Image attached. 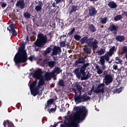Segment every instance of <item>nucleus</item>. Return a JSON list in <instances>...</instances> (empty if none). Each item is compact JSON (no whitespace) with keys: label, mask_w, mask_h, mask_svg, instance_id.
<instances>
[{"label":"nucleus","mask_w":127,"mask_h":127,"mask_svg":"<svg viewBox=\"0 0 127 127\" xmlns=\"http://www.w3.org/2000/svg\"><path fill=\"white\" fill-rule=\"evenodd\" d=\"M108 5L110 8H117V7H118V5L114 1H110Z\"/></svg>","instance_id":"obj_20"},{"label":"nucleus","mask_w":127,"mask_h":127,"mask_svg":"<svg viewBox=\"0 0 127 127\" xmlns=\"http://www.w3.org/2000/svg\"><path fill=\"white\" fill-rule=\"evenodd\" d=\"M6 5H7L6 3L2 2L1 4V6L2 8H4V7H6Z\"/></svg>","instance_id":"obj_46"},{"label":"nucleus","mask_w":127,"mask_h":127,"mask_svg":"<svg viewBox=\"0 0 127 127\" xmlns=\"http://www.w3.org/2000/svg\"><path fill=\"white\" fill-rule=\"evenodd\" d=\"M118 29H119V26H116L114 24L111 25V26L108 28V30L113 32L114 34H117Z\"/></svg>","instance_id":"obj_15"},{"label":"nucleus","mask_w":127,"mask_h":127,"mask_svg":"<svg viewBox=\"0 0 127 127\" xmlns=\"http://www.w3.org/2000/svg\"><path fill=\"white\" fill-rule=\"evenodd\" d=\"M55 77L53 72H46L44 75V79L45 81H50L52 78Z\"/></svg>","instance_id":"obj_13"},{"label":"nucleus","mask_w":127,"mask_h":127,"mask_svg":"<svg viewBox=\"0 0 127 127\" xmlns=\"http://www.w3.org/2000/svg\"><path fill=\"white\" fill-rule=\"evenodd\" d=\"M56 4H58V3H61L62 2H65V0H55Z\"/></svg>","instance_id":"obj_40"},{"label":"nucleus","mask_w":127,"mask_h":127,"mask_svg":"<svg viewBox=\"0 0 127 127\" xmlns=\"http://www.w3.org/2000/svg\"><path fill=\"white\" fill-rule=\"evenodd\" d=\"M54 101H55V100L53 98L50 99L49 100H48L47 105L45 104V109H46V108H47V107H49V106H51V104L54 103Z\"/></svg>","instance_id":"obj_25"},{"label":"nucleus","mask_w":127,"mask_h":127,"mask_svg":"<svg viewBox=\"0 0 127 127\" xmlns=\"http://www.w3.org/2000/svg\"><path fill=\"white\" fill-rule=\"evenodd\" d=\"M42 120L43 121H44V120H46V121H47V119L46 118V117H44Z\"/></svg>","instance_id":"obj_54"},{"label":"nucleus","mask_w":127,"mask_h":127,"mask_svg":"<svg viewBox=\"0 0 127 127\" xmlns=\"http://www.w3.org/2000/svg\"><path fill=\"white\" fill-rule=\"evenodd\" d=\"M53 73L54 74V75L55 77L56 76V74H60L61 72H62V69L60 67L57 66L55 68H54V70L52 71Z\"/></svg>","instance_id":"obj_19"},{"label":"nucleus","mask_w":127,"mask_h":127,"mask_svg":"<svg viewBox=\"0 0 127 127\" xmlns=\"http://www.w3.org/2000/svg\"><path fill=\"white\" fill-rule=\"evenodd\" d=\"M126 59H127V54H126Z\"/></svg>","instance_id":"obj_62"},{"label":"nucleus","mask_w":127,"mask_h":127,"mask_svg":"<svg viewBox=\"0 0 127 127\" xmlns=\"http://www.w3.org/2000/svg\"><path fill=\"white\" fill-rule=\"evenodd\" d=\"M75 87L78 92H81V91H82V86H81L80 84H76Z\"/></svg>","instance_id":"obj_38"},{"label":"nucleus","mask_w":127,"mask_h":127,"mask_svg":"<svg viewBox=\"0 0 127 127\" xmlns=\"http://www.w3.org/2000/svg\"><path fill=\"white\" fill-rule=\"evenodd\" d=\"M113 67L114 70H118V64H115L113 65Z\"/></svg>","instance_id":"obj_47"},{"label":"nucleus","mask_w":127,"mask_h":127,"mask_svg":"<svg viewBox=\"0 0 127 127\" xmlns=\"http://www.w3.org/2000/svg\"><path fill=\"white\" fill-rule=\"evenodd\" d=\"M36 26H38V27H39V24H38V23H36Z\"/></svg>","instance_id":"obj_60"},{"label":"nucleus","mask_w":127,"mask_h":127,"mask_svg":"<svg viewBox=\"0 0 127 127\" xmlns=\"http://www.w3.org/2000/svg\"><path fill=\"white\" fill-rule=\"evenodd\" d=\"M103 74H104V75H106V72H104L103 73Z\"/></svg>","instance_id":"obj_64"},{"label":"nucleus","mask_w":127,"mask_h":127,"mask_svg":"<svg viewBox=\"0 0 127 127\" xmlns=\"http://www.w3.org/2000/svg\"><path fill=\"white\" fill-rule=\"evenodd\" d=\"M95 68H96V70H97V74H99V75H100L101 74H103V70L101 69L99 65L97 64L95 66Z\"/></svg>","instance_id":"obj_30"},{"label":"nucleus","mask_w":127,"mask_h":127,"mask_svg":"<svg viewBox=\"0 0 127 127\" xmlns=\"http://www.w3.org/2000/svg\"><path fill=\"white\" fill-rule=\"evenodd\" d=\"M58 85L61 87H64L65 83H64V80L63 79H60L58 82Z\"/></svg>","instance_id":"obj_32"},{"label":"nucleus","mask_w":127,"mask_h":127,"mask_svg":"<svg viewBox=\"0 0 127 127\" xmlns=\"http://www.w3.org/2000/svg\"><path fill=\"white\" fill-rule=\"evenodd\" d=\"M91 1H98L99 0H90Z\"/></svg>","instance_id":"obj_56"},{"label":"nucleus","mask_w":127,"mask_h":127,"mask_svg":"<svg viewBox=\"0 0 127 127\" xmlns=\"http://www.w3.org/2000/svg\"><path fill=\"white\" fill-rule=\"evenodd\" d=\"M35 60V57L34 56H31L28 58H27V60H29L30 61H33V60Z\"/></svg>","instance_id":"obj_39"},{"label":"nucleus","mask_w":127,"mask_h":127,"mask_svg":"<svg viewBox=\"0 0 127 127\" xmlns=\"http://www.w3.org/2000/svg\"><path fill=\"white\" fill-rule=\"evenodd\" d=\"M80 44L87 45L88 47H84L83 49L84 52L87 55L91 54L92 50L90 48H92V50L94 53L97 48H98V44L99 42L96 39H94V37H90L88 38L87 36H84L80 40Z\"/></svg>","instance_id":"obj_2"},{"label":"nucleus","mask_w":127,"mask_h":127,"mask_svg":"<svg viewBox=\"0 0 127 127\" xmlns=\"http://www.w3.org/2000/svg\"><path fill=\"white\" fill-rule=\"evenodd\" d=\"M81 99L83 102H88V101L91 99V97H90V96H87V95L85 94H83L82 95H81Z\"/></svg>","instance_id":"obj_24"},{"label":"nucleus","mask_w":127,"mask_h":127,"mask_svg":"<svg viewBox=\"0 0 127 127\" xmlns=\"http://www.w3.org/2000/svg\"><path fill=\"white\" fill-rule=\"evenodd\" d=\"M52 56H57L61 54V48L59 46H55L52 49Z\"/></svg>","instance_id":"obj_10"},{"label":"nucleus","mask_w":127,"mask_h":127,"mask_svg":"<svg viewBox=\"0 0 127 127\" xmlns=\"http://www.w3.org/2000/svg\"><path fill=\"white\" fill-rule=\"evenodd\" d=\"M95 110L97 111V112H99V110L98 109H97V108L95 107Z\"/></svg>","instance_id":"obj_58"},{"label":"nucleus","mask_w":127,"mask_h":127,"mask_svg":"<svg viewBox=\"0 0 127 127\" xmlns=\"http://www.w3.org/2000/svg\"><path fill=\"white\" fill-rule=\"evenodd\" d=\"M123 53H127V46H124L123 49Z\"/></svg>","instance_id":"obj_43"},{"label":"nucleus","mask_w":127,"mask_h":127,"mask_svg":"<svg viewBox=\"0 0 127 127\" xmlns=\"http://www.w3.org/2000/svg\"><path fill=\"white\" fill-rule=\"evenodd\" d=\"M105 72L106 75H105L103 80L105 84H106L107 86H109V85H110L111 83L113 82V76H112L111 74H108V73H107V71Z\"/></svg>","instance_id":"obj_9"},{"label":"nucleus","mask_w":127,"mask_h":127,"mask_svg":"<svg viewBox=\"0 0 127 127\" xmlns=\"http://www.w3.org/2000/svg\"><path fill=\"white\" fill-rule=\"evenodd\" d=\"M94 93H96V94H100V93H105V87H102L100 89H96L94 91Z\"/></svg>","instance_id":"obj_29"},{"label":"nucleus","mask_w":127,"mask_h":127,"mask_svg":"<svg viewBox=\"0 0 127 127\" xmlns=\"http://www.w3.org/2000/svg\"><path fill=\"white\" fill-rule=\"evenodd\" d=\"M45 84V80L43 77L40 78L39 81L38 82V85L37 87L40 89L41 88V86H43Z\"/></svg>","instance_id":"obj_23"},{"label":"nucleus","mask_w":127,"mask_h":127,"mask_svg":"<svg viewBox=\"0 0 127 127\" xmlns=\"http://www.w3.org/2000/svg\"><path fill=\"white\" fill-rule=\"evenodd\" d=\"M75 28L73 27L70 32H69L68 33V35H72V34H73L74 33V32H75Z\"/></svg>","instance_id":"obj_41"},{"label":"nucleus","mask_w":127,"mask_h":127,"mask_svg":"<svg viewBox=\"0 0 127 127\" xmlns=\"http://www.w3.org/2000/svg\"><path fill=\"white\" fill-rule=\"evenodd\" d=\"M72 91H73V93H75V95H77V90H76V89H72Z\"/></svg>","instance_id":"obj_51"},{"label":"nucleus","mask_w":127,"mask_h":127,"mask_svg":"<svg viewBox=\"0 0 127 127\" xmlns=\"http://www.w3.org/2000/svg\"><path fill=\"white\" fill-rule=\"evenodd\" d=\"M123 14L124 15H125V16H126V17H127V11H123Z\"/></svg>","instance_id":"obj_50"},{"label":"nucleus","mask_w":127,"mask_h":127,"mask_svg":"<svg viewBox=\"0 0 127 127\" xmlns=\"http://www.w3.org/2000/svg\"><path fill=\"white\" fill-rule=\"evenodd\" d=\"M93 92V88L92 89H91L90 90V91H89V93H88V95H89V96H91V95H92V93Z\"/></svg>","instance_id":"obj_49"},{"label":"nucleus","mask_w":127,"mask_h":127,"mask_svg":"<svg viewBox=\"0 0 127 127\" xmlns=\"http://www.w3.org/2000/svg\"><path fill=\"white\" fill-rule=\"evenodd\" d=\"M88 28L91 32H96V31H97L96 27L93 24H89Z\"/></svg>","instance_id":"obj_21"},{"label":"nucleus","mask_w":127,"mask_h":127,"mask_svg":"<svg viewBox=\"0 0 127 127\" xmlns=\"http://www.w3.org/2000/svg\"><path fill=\"white\" fill-rule=\"evenodd\" d=\"M32 34L33 35H36V32L35 31H34L32 32Z\"/></svg>","instance_id":"obj_53"},{"label":"nucleus","mask_w":127,"mask_h":127,"mask_svg":"<svg viewBox=\"0 0 127 127\" xmlns=\"http://www.w3.org/2000/svg\"><path fill=\"white\" fill-rule=\"evenodd\" d=\"M56 64V62L55 61H49L48 62V66L50 68V69H52L54 68V66Z\"/></svg>","instance_id":"obj_26"},{"label":"nucleus","mask_w":127,"mask_h":127,"mask_svg":"<svg viewBox=\"0 0 127 127\" xmlns=\"http://www.w3.org/2000/svg\"><path fill=\"white\" fill-rule=\"evenodd\" d=\"M76 111V115L77 118H71L64 125L61 124V127H77V124H79L80 121H84L86 119V117L88 116V110L86 107H76L74 108Z\"/></svg>","instance_id":"obj_1"},{"label":"nucleus","mask_w":127,"mask_h":127,"mask_svg":"<svg viewBox=\"0 0 127 127\" xmlns=\"http://www.w3.org/2000/svg\"><path fill=\"white\" fill-rule=\"evenodd\" d=\"M88 14L89 16L91 17L95 16V15L97 14V12H98V11L96 10V8L93 6L90 7V8L88 10Z\"/></svg>","instance_id":"obj_16"},{"label":"nucleus","mask_w":127,"mask_h":127,"mask_svg":"<svg viewBox=\"0 0 127 127\" xmlns=\"http://www.w3.org/2000/svg\"><path fill=\"white\" fill-rule=\"evenodd\" d=\"M57 109V106L55 105L54 108H51L50 109H49L48 110V112L49 113V114H51V113H53V112H56Z\"/></svg>","instance_id":"obj_34"},{"label":"nucleus","mask_w":127,"mask_h":127,"mask_svg":"<svg viewBox=\"0 0 127 127\" xmlns=\"http://www.w3.org/2000/svg\"><path fill=\"white\" fill-rule=\"evenodd\" d=\"M24 49H25V44L22 43L21 46L18 49V52L14 57V62L18 68L20 67L21 63L27 62V53Z\"/></svg>","instance_id":"obj_3"},{"label":"nucleus","mask_w":127,"mask_h":127,"mask_svg":"<svg viewBox=\"0 0 127 127\" xmlns=\"http://www.w3.org/2000/svg\"><path fill=\"white\" fill-rule=\"evenodd\" d=\"M63 111V109L62 108H61L60 109V112H62Z\"/></svg>","instance_id":"obj_59"},{"label":"nucleus","mask_w":127,"mask_h":127,"mask_svg":"<svg viewBox=\"0 0 127 127\" xmlns=\"http://www.w3.org/2000/svg\"><path fill=\"white\" fill-rule=\"evenodd\" d=\"M1 106V101H0V107Z\"/></svg>","instance_id":"obj_63"},{"label":"nucleus","mask_w":127,"mask_h":127,"mask_svg":"<svg viewBox=\"0 0 127 127\" xmlns=\"http://www.w3.org/2000/svg\"><path fill=\"white\" fill-rule=\"evenodd\" d=\"M77 7L78 6L76 5H72L71 10L69 12V14H72L73 12H76L78 10Z\"/></svg>","instance_id":"obj_27"},{"label":"nucleus","mask_w":127,"mask_h":127,"mask_svg":"<svg viewBox=\"0 0 127 127\" xmlns=\"http://www.w3.org/2000/svg\"><path fill=\"white\" fill-rule=\"evenodd\" d=\"M101 87H103V88L105 87V84L104 83L99 84L97 86V89H100Z\"/></svg>","instance_id":"obj_44"},{"label":"nucleus","mask_w":127,"mask_h":127,"mask_svg":"<svg viewBox=\"0 0 127 127\" xmlns=\"http://www.w3.org/2000/svg\"><path fill=\"white\" fill-rule=\"evenodd\" d=\"M89 16H90V15H87L86 16H85V18H87V17H89Z\"/></svg>","instance_id":"obj_61"},{"label":"nucleus","mask_w":127,"mask_h":127,"mask_svg":"<svg viewBox=\"0 0 127 127\" xmlns=\"http://www.w3.org/2000/svg\"><path fill=\"white\" fill-rule=\"evenodd\" d=\"M74 100L75 104L77 105V104H80L82 103V100L81 98V95H77L75 94L74 96Z\"/></svg>","instance_id":"obj_17"},{"label":"nucleus","mask_w":127,"mask_h":127,"mask_svg":"<svg viewBox=\"0 0 127 127\" xmlns=\"http://www.w3.org/2000/svg\"><path fill=\"white\" fill-rule=\"evenodd\" d=\"M105 52H106L105 50H103V49H101L100 50L97 51V53H98V55H99V56H101V55H103V54H105Z\"/></svg>","instance_id":"obj_33"},{"label":"nucleus","mask_w":127,"mask_h":127,"mask_svg":"<svg viewBox=\"0 0 127 127\" xmlns=\"http://www.w3.org/2000/svg\"><path fill=\"white\" fill-rule=\"evenodd\" d=\"M52 6H53L54 7H58V6H57L56 5V2H54L52 4Z\"/></svg>","instance_id":"obj_48"},{"label":"nucleus","mask_w":127,"mask_h":127,"mask_svg":"<svg viewBox=\"0 0 127 127\" xmlns=\"http://www.w3.org/2000/svg\"><path fill=\"white\" fill-rule=\"evenodd\" d=\"M116 51V46H114L110 49L109 51L105 54L104 56L100 57V64L102 66V70H105L107 68V66L105 64V61L106 60L107 62L110 61V57L113 56L115 52Z\"/></svg>","instance_id":"obj_6"},{"label":"nucleus","mask_w":127,"mask_h":127,"mask_svg":"<svg viewBox=\"0 0 127 127\" xmlns=\"http://www.w3.org/2000/svg\"><path fill=\"white\" fill-rule=\"evenodd\" d=\"M126 38L124 35H118L115 37V40L116 41H119V42H123Z\"/></svg>","instance_id":"obj_22"},{"label":"nucleus","mask_w":127,"mask_h":127,"mask_svg":"<svg viewBox=\"0 0 127 127\" xmlns=\"http://www.w3.org/2000/svg\"><path fill=\"white\" fill-rule=\"evenodd\" d=\"M43 5V3L42 2V1L40 0L38 1V5H36L35 7V10L36 11H40L41 9H42V6Z\"/></svg>","instance_id":"obj_18"},{"label":"nucleus","mask_w":127,"mask_h":127,"mask_svg":"<svg viewBox=\"0 0 127 127\" xmlns=\"http://www.w3.org/2000/svg\"><path fill=\"white\" fill-rule=\"evenodd\" d=\"M42 73L43 72L41 69L35 70L34 73H33V78H35L36 81H37V80H39V79L41 78V76H42L41 75Z\"/></svg>","instance_id":"obj_12"},{"label":"nucleus","mask_w":127,"mask_h":127,"mask_svg":"<svg viewBox=\"0 0 127 127\" xmlns=\"http://www.w3.org/2000/svg\"><path fill=\"white\" fill-rule=\"evenodd\" d=\"M16 7H19L21 9L25 8V2L24 0H18L15 4Z\"/></svg>","instance_id":"obj_14"},{"label":"nucleus","mask_w":127,"mask_h":127,"mask_svg":"<svg viewBox=\"0 0 127 127\" xmlns=\"http://www.w3.org/2000/svg\"><path fill=\"white\" fill-rule=\"evenodd\" d=\"M115 60H116V61H119V60H120V57H116V58H115Z\"/></svg>","instance_id":"obj_52"},{"label":"nucleus","mask_w":127,"mask_h":127,"mask_svg":"<svg viewBox=\"0 0 127 127\" xmlns=\"http://www.w3.org/2000/svg\"><path fill=\"white\" fill-rule=\"evenodd\" d=\"M122 90H123V87H120L119 89H116V91L117 92V93H118L119 94H120V93L122 92Z\"/></svg>","instance_id":"obj_45"},{"label":"nucleus","mask_w":127,"mask_h":127,"mask_svg":"<svg viewBox=\"0 0 127 127\" xmlns=\"http://www.w3.org/2000/svg\"><path fill=\"white\" fill-rule=\"evenodd\" d=\"M26 40L27 41H29V40H28V36H27L26 38Z\"/></svg>","instance_id":"obj_55"},{"label":"nucleus","mask_w":127,"mask_h":127,"mask_svg":"<svg viewBox=\"0 0 127 127\" xmlns=\"http://www.w3.org/2000/svg\"><path fill=\"white\" fill-rule=\"evenodd\" d=\"M87 57H88V56L84 55L83 57L79 58L78 60L75 61L74 62L75 67H77L79 64H82L80 65L79 66V67H77L74 69V73L79 72V71H80V73H83L85 71V69H87V67L90 65V64L89 63H85V62H86V59H87Z\"/></svg>","instance_id":"obj_5"},{"label":"nucleus","mask_w":127,"mask_h":127,"mask_svg":"<svg viewBox=\"0 0 127 127\" xmlns=\"http://www.w3.org/2000/svg\"><path fill=\"white\" fill-rule=\"evenodd\" d=\"M123 18V16L122 15H117L114 17V20L115 21H119Z\"/></svg>","instance_id":"obj_31"},{"label":"nucleus","mask_w":127,"mask_h":127,"mask_svg":"<svg viewBox=\"0 0 127 127\" xmlns=\"http://www.w3.org/2000/svg\"><path fill=\"white\" fill-rule=\"evenodd\" d=\"M61 47H66V43L64 41H62L60 43Z\"/></svg>","instance_id":"obj_42"},{"label":"nucleus","mask_w":127,"mask_h":127,"mask_svg":"<svg viewBox=\"0 0 127 127\" xmlns=\"http://www.w3.org/2000/svg\"><path fill=\"white\" fill-rule=\"evenodd\" d=\"M86 70H87V69H85L83 72H81V70L75 72L74 73L76 75V77L78 79H80V78H81V81H83L84 80H88V79L91 78L92 74L90 72H88L87 74V73L86 72Z\"/></svg>","instance_id":"obj_7"},{"label":"nucleus","mask_w":127,"mask_h":127,"mask_svg":"<svg viewBox=\"0 0 127 127\" xmlns=\"http://www.w3.org/2000/svg\"><path fill=\"white\" fill-rule=\"evenodd\" d=\"M81 36L78 35V34H76L74 35V38L75 40H76L77 41H79V40H80L81 38Z\"/></svg>","instance_id":"obj_36"},{"label":"nucleus","mask_w":127,"mask_h":127,"mask_svg":"<svg viewBox=\"0 0 127 127\" xmlns=\"http://www.w3.org/2000/svg\"><path fill=\"white\" fill-rule=\"evenodd\" d=\"M23 16L25 18H29L31 16V15H30V13L26 12L25 13H24Z\"/></svg>","instance_id":"obj_35"},{"label":"nucleus","mask_w":127,"mask_h":127,"mask_svg":"<svg viewBox=\"0 0 127 127\" xmlns=\"http://www.w3.org/2000/svg\"><path fill=\"white\" fill-rule=\"evenodd\" d=\"M14 24L12 23L9 26V28L8 27L7 28V29L9 33H11L13 36H17V32H16Z\"/></svg>","instance_id":"obj_11"},{"label":"nucleus","mask_w":127,"mask_h":127,"mask_svg":"<svg viewBox=\"0 0 127 127\" xmlns=\"http://www.w3.org/2000/svg\"><path fill=\"white\" fill-rule=\"evenodd\" d=\"M100 21L102 24H106V23H107V21H108V18L105 17L104 18H101Z\"/></svg>","instance_id":"obj_37"},{"label":"nucleus","mask_w":127,"mask_h":127,"mask_svg":"<svg viewBox=\"0 0 127 127\" xmlns=\"http://www.w3.org/2000/svg\"><path fill=\"white\" fill-rule=\"evenodd\" d=\"M47 36H49V39H47ZM47 36L42 33L38 34V38L36 42H34V45L37 47H43L46 43H49L50 41H52V32H49Z\"/></svg>","instance_id":"obj_4"},{"label":"nucleus","mask_w":127,"mask_h":127,"mask_svg":"<svg viewBox=\"0 0 127 127\" xmlns=\"http://www.w3.org/2000/svg\"><path fill=\"white\" fill-rule=\"evenodd\" d=\"M37 84V80H35L31 83L30 85V89L31 90V94L33 95L34 97L39 95V89L40 88L36 86Z\"/></svg>","instance_id":"obj_8"},{"label":"nucleus","mask_w":127,"mask_h":127,"mask_svg":"<svg viewBox=\"0 0 127 127\" xmlns=\"http://www.w3.org/2000/svg\"><path fill=\"white\" fill-rule=\"evenodd\" d=\"M51 51H52V49L50 47H48L44 52L43 54L45 56L47 55L48 54H50Z\"/></svg>","instance_id":"obj_28"},{"label":"nucleus","mask_w":127,"mask_h":127,"mask_svg":"<svg viewBox=\"0 0 127 127\" xmlns=\"http://www.w3.org/2000/svg\"><path fill=\"white\" fill-rule=\"evenodd\" d=\"M27 63H26V64H22V66H23V67H24V66H25V65H27Z\"/></svg>","instance_id":"obj_57"}]
</instances>
